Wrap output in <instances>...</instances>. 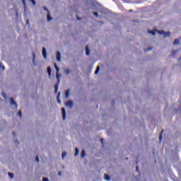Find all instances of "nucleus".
<instances>
[{
    "mask_svg": "<svg viewBox=\"0 0 181 181\" xmlns=\"http://www.w3.org/2000/svg\"><path fill=\"white\" fill-rule=\"evenodd\" d=\"M46 181H49V179H48V178H46Z\"/></svg>",
    "mask_w": 181,
    "mask_h": 181,
    "instance_id": "42",
    "label": "nucleus"
},
{
    "mask_svg": "<svg viewBox=\"0 0 181 181\" xmlns=\"http://www.w3.org/2000/svg\"><path fill=\"white\" fill-rule=\"evenodd\" d=\"M59 83H57V84L54 86V92H55V93H57V88L59 87Z\"/></svg>",
    "mask_w": 181,
    "mask_h": 181,
    "instance_id": "15",
    "label": "nucleus"
},
{
    "mask_svg": "<svg viewBox=\"0 0 181 181\" xmlns=\"http://www.w3.org/2000/svg\"><path fill=\"white\" fill-rule=\"evenodd\" d=\"M43 9H44L45 11H46V6H44V7H43Z\"/></svg>",
    "mask_w": 181,
    "mask_h": 181,
    "instance_id": "37",
    "label": "nucleus"
},
{
    "mask_svg": "<svg viewBox=\"0 0 181 181\" xmlns=\"http://www.w3.org/2000/svg\"><path fill=\"white\" fill-rule=\"evenodd\" d=\"M86 156V151H84V150H82V152H81V158H84Z\"/></svg>",
    "mask_w": 181,
    "mask_h": 181,
    "instance_id": "16",
    "label": "nucleus"
},
{
    "mask_svg": "<svg viewBox=\"0 0 181 181\" xmlns=\"http://www.w3.org/2000/svg\"><path fill=\"white\" fill-rule=\"evenodd\" d=\"M22 4H23V6H25V0H22Z\"/></svg>",
    "mask_w": 181,
    "mask_h": 181,
    "instance_id": "28",
    "label": "nucleus"
},
{
    "mask_svg": "<svg viewBox=\"0 0 181 181\" xmlns=\"http://www.w3.org/2000/svg\"><path fill=\"white\" fill-rule=\"evenodd\" d=\"M8 177H10L11 179L13 178V174L12 173H8Z\"/></svg>",
    "mask_w": 181,
    "mask_h": 181,
    "instance_id": "17",
    "label": "nucleus"
},
{
    "mask_svg": "<svg viewBox=\"0 0 181 181\" xmlns=\"http://www.w3.org/2000/svg\"><path fill=\"white\" fill-rule=\"evenodd\" d=\"M54 68H55V70L57 71V83H59L61 82V79L60 78L62 77V74L59 73V66H57V65L56 64H54Z\"/></svg>",
    "mask_w": 181,
    "mask_h": 181,
    "instance_id": "1",
    "label": "nucleus"
},
{
    "mask_svg": "<svg viewBox=\"0 0 181 181\" xmlns=\"http://www.w3.org/2000/svg\"><path fill=\"white\" fill-rule=\"evenodd\" d=\"M35 52H33V62L34 63V64H35Z\"/></svg>",
    "mask_w": 181,
    "mask_h": 181,
    "instance_id": "19",
    "label": "nucleus"
},
{
    "mask_svg": "<svg viewBox=\"0 0 181 181\" xmlns=\"http://www.w3.org/2000/svg\"><path fill=\"white\" fill-rule=\"evenodd\" d=\"M180 45V40L175 39L174 41V45Z\"/></svg>",
    "mask_w": 181,
    "mask_h": 181,
    "instance_id": "11",
    "label": "nucleus"
},
{
    "mask_svg": "<svg viewBox=\"0 0 181 181\" xmlns=\"http://www.w3.org/2000/svg\"><path fill=\"white\" fill-rule=\"evenodd\" d=\"M14 143L16 144H20V142H19L18 140H16V141H14Z\"/></svg>",
    "mask_w": 181,
    "mask_h": 181,
    "instance_id": "30",
    "label": "nucleus"
},
{
    "mask_svg": "<svg viewBox=\"0 0 181 181\" xmlns=\"http://www.w3.org/2000/svg\"><path fill=\"white\" fill-rule=\"evenodd\" d=\"M65 106L66 107H69L70 108H72L73 107V102L72 101H69L67 103H65Z\"/></svg>",
    "mask_w": 181,
    "mask_h": 181,
    "instance_id": "3",
    "label": "nucleus"
},
{
    "mask_svg": "<svg viewBox=\"0 0 181 181\" xmlns=\"http://www.w3.org/2000/svg\"><path fill=\"white\" fill-rule=\"evenodd\" d=\"M160 140H162V135L160 136Z\"/></svg>",
    "mask_w": 181,
    "mask_h": 181,
    "instance_id": "38",
    "label": "nucleus"
},
{
    "mask_svg": "<svg viewBox=\"0 0 181 181\" xmlns=\"http://www.w3.org/2000/svg\"><path fill=\"white\" fill-rule=\"evenodd\" d=\"M57 62H61V52L59 51L57 52Z\"/></svg>",
    "mask_w": 181,
    "mask_h": 181,
    "instance_id": "5",
    "label": "nucleus"
},
{
    "mask_svg": "<svg viewBox=\"0 0 181 181\" xmlns=\"http://www.w3.org/2000/svg\"><path fill=\"white\" fill-rule=\"evenodd\" d=\"M52 20V18L50 16V15L49 14V12H48V14H47V21H50Z\"/></svg>",
    "mask_w": 181,
    "mask_h": 181,
    "instance_id": "12",
    "label": "nucleus"
},
{
    "mask_svg": "<svg viewBox=\"0 0 181 181\" xmlns=\"http://www.w3.org/2000/svg\"><path fill=\"white\" fill-rule=\"evenodd\" d=\"M62 112L63 120H65V119L66 118V112H65V109H64V108H62Z\"/></svg>",
    "mask_w": 181,
    "mask_h": 181,
    "instance_id": "6",
    "label": "nucleus"
},
{
    "mask_svg": "<svg viewBox=\"0 0 181 181\" xmlns=\"http://www.w3.org/2000/svg\"><path fill=\"white\" fill-rule=\"evenodd\" d=\"M99 71H100V66H98V67H96V70L95 71V74H98Z\"/></svg>",
    "mask_w": 181,
    "mask_h": 181,
    "instance_id": "18",
    "label": "nucleus"
},
{
    "mask_svg": "<svg viewBox=\"0 0 181 181\" xmlns=\"http://www.w3.org/2000/svg\"><path fill=\"white\" fill-rule=\"evenodd\" d=\"M58 103H61V100H58Z\"/></svg>",
    "mask_w": 181,
    "mask_h": 181,
    "instance_id": "39",
    "label": "nucleus"
},
{
    "mask_svg": "<svg viewBox=\"0 0 181 181\" xmlns=\"http://www.w3.org/2000/svg\"><path fill=\"white\" fill-rule=\"evenodd\" d=\"M42 180L46 181V177H43Z\"/></svg>",
    "mask_w": 181,
    "mask_h": 181,
    "instance_id": "35",
    "label": "nucleus"
},
{
    "mask_svg": "<svg viewBox=\"0 0 181 181\" xmlns=\"http://www.w3.org/2000/svg\"><path fill=\"white\" fill-rule=\"evenodd\" d=\"M10 101H11V105H14V107H18V105H16V101L13 99V98H11L10 99Z\"/></svg>",
    "mask_w": 181,
    "mask_h": 181,
    "instance_id": "4",
    "label": "nucleus"
},
{
    "mask_svg": "<svg viewBox=\"0 0 181 181\" xmlns=\"http://www.w3.org/2000/svg\"><path fill=\"white\" fill-rule=\"evenodd\" d=\"M47 71L48 72L49 76H50V75H51V68H50V66H48V68L47 69Z\"/></svg>",
    "mask_w": 181,
    "mask_h": 181,
    "instance_id": "14",
    "label": "nucleus"
},
{
    "mask_svg": "<svg viewBox=\"0 0 181 181\" xmlns=\"http://www.w3.org/2000/svg\"><path fill=\"white\" fill-rule=\"evenodd\" d=\"M163 132H161V134H163Z\"/></svg>",
    "mask_w": 181,
    "mask_h": 181,
    "instance_id": "45",
    "label": "nucleus"
},
{
    "mask_svg": "<svg viewBox=\"0 0 181 181\" xmlns=\"http://www.w3.org/2000/svg\"><path fill=\"white\" fill-rule=\"evenodd\" d=\"M70 72H71V71H70V69H64V74H66V75H69L70 74Z\"/></svg>",
    "mask_w": 181,
    "mask_h": 181,
    "instance_id": "9",
    "label": "nucleus"
},
{
    "mask_svg": "<svg viewBox=\"0 0 181 181\" xmlns=\"http://www.w3.org/2000/svg\"><path fill=\"white\" fill-rule=\"evenodd\" d=\"M85 50L86 51V55L89 56L90 55V49L88 45L85 47Z\"/></svg>",
    "mask_w": 181,
    "mask_h": 181,
    "instance_id": "7",
    "label": "nucleus"
},
{
    "mask_svg": "<svg viewBox=\"0 0 181 181\" xmlns=\"http://www.w3.org/2000/svg\"><path fill=\"white\" fill-rule=\"evenodd\" d=\"M78 148H76L75 156H78Z\"/></svg>",
    "mask_w": 181,
    "mask_h": 181,
    "instance_id": "26",
    "label": "nucleus"
},
{
    "mask_svg": "<svg viewBox=\"0 0 181 181\" xmlns=\"http://www.w3.org/2000/svg\"><path fill=\"white\" fill-rule=\"evenodd\" d=\"M66 156V152H63L62 153V159H64Z\"/></svg>",
    "mask_w": 181,
    "mask_h": 181,
    "instance_id": "24",
    "label": "nucleus"
},
{
    "mask_svg": "<svg viewBox=\"0 0 181 181\" xmlns=\"http://www.w3.org/2000/svg\"><path fill=\"white\" fill-rule=\"evenodd\" d=\"M58 175L61 176L62 175V173L61 172L58 173Z\"/></svg>",
    "mask_w": 181,
    "mask_h": 181,
    "instance_id": "32",
    "label": "nucleus"
},
{
    "mask_svg": "<svg viewBox=\"0 0 181 181\" xmlns=\"http://www.w3.org/2000/svg\"><path fill=\"white\" fill-rule=\"evenodd\" d=\"M69 92H70V90H67V91H66V93H65V97L66 98H69Z\"/></svg>",
    "mask_w": 181,
    "mask_h": 181,
    "instance_id": "13",
    "label": "nucleus"
},
{
    "mask_svg": "<svg viewBox=\"0 0 181 181\" xmlns=\"http://www.w3.org/2000/svg\"><path fill=\"white\" fill-rule=\"evenodd\" d=\"M18 114L19 117H21H21H22V112H21V110H18Z\"/></svg>",
    "mask_w": 181,
    "mask_h": 181,
    "instance_id": "22",
    "label": "nucleus"
},
{
    "mask_svg": "<svg viewBox=\"0 0 181 181\" xmlns=\"http://www.w3.org/2000/svg\"><path fill=\"white\" fill-rule=\"evenodd\" d=\"M157 32L160 35H163V37H168V36H170V32L165 33L164 30H158Z\"/></svg>",
    "mask_w": 181,
    "mask_h": 181,
    "instance_id": "2",
    "label": "nucleus"
},
{
    "mask_svg": "<svg viewBox=\"0 0 181 181\" xmlns=\"http://www.w3.org/2000/svg\"><path fill=\"white\" fill-rule=\"evenodd\" d=\"M30 1L33 4V6H36V1L35 0H30Z\"/></svg>",
    "mask_w": 181,
    "mask_h": 181,
    "instance_id": "20",
    "label": "nucleus"
},
{
    "mask_svg": "<svg viewBox=\"0 0 181 181\" xmlns=\"http://www.w3.org/2000/svg\"><path fill=\"white\" fill-rule=\"evenodd\" d=\"M42 56H43L44 59H46V48L45 47L42 48Z\"/></svg>",
    "mask_w": 181,
    "mask_h": 181,
    "instance_id": "8",
    "label": "nucleus"
},
{
    "mask_svg": "<svg viewBox=\"0 0 181 181\" xmlns=\"http://www.w3.org/2000/svg\"><path fill=\"white\" fill-rule=\"evenodd\" d=\"M129 12H132V10H130Z\"/></svg>",
    "mask_w": 181,
    "mask_h": 181,
    "instance_id": "44",
    "label": "nucleus"
},
{
    "mask_svg": "<svg viewBox=\"0 0 181 181\" xmlns=\"http://www.w3.org/2000/svg\"><path fill=\"white\" fill-rule=\"evenodd\" d=\"M148 33L149 34H152L153 36L156 35L155 31H149V30H148Z\"/></svg>",
    "mask_w": 181,
    "mask_h": 181,
    "instance_id": "21",
    "label": "nucleus"
},
{
    "mask_svg": "<svg viewBox=\"0 0 181 181\" xmlns=\"http://www.w3.org/2000/svg\"><path fill=\"white\" fill-rule=\"evenodd\" d=\"M26 24H27V25L29 24V21H28V20L26 21Z\"/></svg>",
    "mask_w": 181,
    "mask_h": 181,
    "instance_id": "33",
    "label": "nucleus"
},
{
    "mask_svg": "<svg viewBox=\"0 0 181 181\" xmlns=\"http://www.w3.org/2000/svg\"><path fill=\"white\" fill-rule=\"evenodd\" d=\"M78 21H80V20H81V18H78Z\"/></svg>",
    "mask_w": 181,
    "mask_h": 181,
    "instance_id": "41",
    "label": "nucleus"
},
{
    "mask_svg": "<svg viewBox=\"0 0 181 181\" xmlns=\"http://www.w3.org/2000/svg\"><path fill=\"white\" fill-rule=\"evenodd\" d=\"M93 15H95L96 17H98V16L97 12H93Z\"/></svg>",
    "mask_w": 181,
    "mask_h": 181,
    "instance_id": "29",
    "label": "nucleus"
},
{
    "mask_svg": "<svg viewBox=\"0 0 181 181\" xmlns=\"http://www.w3.org/2000/svg\"><path fill=\"white\" fill-rule=\"evenodd\" d=\"M104 177L105 178V180L107 181L110 180V177H109V175L107 174H104Z\"/></svg>",
    "mask_w": 181,
    "mask_h": 181,
    "instance_id": "10",
    "label": "nucleus"
},
{
    "mask_svg": "<svg viewBox=\"0 0 181 181\" xmlns=\"http://www.w3.org/2000/svg\"><path fill=\"white\" fill-rule=\"evenodd\" d=\"M136 171H138V167H136Z\"/></svg>",
    "mask_w": 181,
    "mask_h": 181,
    "instance_id": "43",
    "label": "nucleus"
},
{
    "mask_svg": "<svg viewBox=\"0 0 181 181\" xmlns=\"http://www.w3.org/2000/svg\"><path fill=\"white\" fill-rule=\"evenodd\" d=\"M35 162H37V163L40 162V158H39V156H37L35 157Z\"/></svg>",
    "mask_w": 181,
    "mask_h": 181,
    "instance_id": "23",
    "label": "nucleus"
},
{
    "mask_svg": "<svg viewBox=\"0 0 181 181\" xmlns=\"http://www.w3.org/2000/svg\"><path fill=\"white\" fill-rule=\"evenodd\" d=\"M176 53H177V51H176V50L172 51V54H173V55H175Z\"/></svg>",
    "mask_w": 181,
    "mask_h": 181,
    "instance_id": "27",
    "label": "nucleus"
},
{
    "mask_svg": "<svg viewBox=\"0 0 181 181\" xmlns=\"http://www.w3.org/2000/svg\"><path fill=\"white\" fill-rule=\"evenodd\" d=\"M13 136H16V134H15V132H13Z\"/></svg>",
    "mask_w": 181,
    "mask_h": 181,
    "instance_id": "36",
    "label": "nucleus"
},
{
    "mask_svg": "<svg viewBox=\"0 0 181 181\" xmlns=\"http://www.w3.org/2000/svg\"><path fill=\"white\" fill-rule=\"evenodd\" d=\"M152 49V48L151 47H148V48H147V51H151Z\"/></svg>",
    "mask_w": 181,
    "mask_h": 181,
    "instance_id": "31",
    "label": "nucleus"
},
{
    "mask_svg": "<svg viewBox=\"0 0 181 181\" xmlns=\"http://www.w3.org/2000/svg\"><path fill=\"white\" fill-rule=\"evenodd\" d=\"M103 141H104V139H101V140H100L101 143L103 144Z\"/></svg>",
    "mask_w": 181,
    "mask_h": 181,
    "instance_id": "34",
    "label": "nucleus"
},
{
    "mask_svg": "<svg viewBox=\"0 0 181 181\" xmlns=\"http://www.w3.org/2000/svg\"><path fill=\"white\" fill-rule=\"evenodd\" d=\"M0 68L2 69V71L5 70V66L4 65H2L1 64H0Z\"/></svg>",
    "mask_w": 181,
    "mask_h": 181,
    "instance_id": "25",
    "label": "nucleus"
},
{
    "mask_svg": "<svg viewBox=\"0 0 181 181\" xmlns=\"http://www.w3.org/2000/svg\"><path fill=\"white\" fill-rule=\"evenodd\" d=\"M59 95H61V93H58L57 96L59 97Z\"/></svg>",
    "mask_w": 181,
    "mask_h": 181,
    "instance_id": "40",
    "label": "nucleus"
}]
</instances>
